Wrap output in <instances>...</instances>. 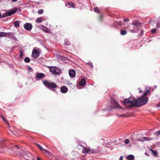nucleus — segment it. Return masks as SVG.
Wrapping results in <instances>:
<instances>
[{"label":"nucleus","instance_id":"a211bd4d","mask_svg":"<svg viewBox=\"0 0 160 160\" xmlns=\"http://www.w3.org/2000/svg\"><path fill=\"white\" fill-rule=\"evenodd\" d=\"M14 25L16 28H18L20 27V22L18 21H16L14 22Z\"/></svg>","mask_w":160,"mask_h":160},{"label":"nucleus","instance_id":"9b49d317","mask_svg":"<svg viewBox=\"0 0 160 160\" xmlns=\"http://www.w3.org/2000/svg\"><path fill=\"white\" fill-rule=\"evenodd\" d=\"M69 74L71 78H73L75 75V72L73 69H70L69 71Z\"/></svg>","mask_w":160,"mask_h":160},{"label":"nucleus","instance_id":"2f4dec72","mask_svg":"<svg viewBox=\"0 0 160 160\" xmlns=\"http://www.w3.org/2000/svg\"><path fill=\"white\" fill-rule=\"evenodd\" d=\"M43 10L42 9H41V10H39L38 11V13L39 14H41L43 13Z\"/></svg>","mask_w":160,"mask_h":160},{"label":"nucleus","instance_id":"ea45409f","mask_svg":"<svg viewBox=\"0 0 160 160\" xmlns=\"http://www.w3.org/2000/svg\"><path fill=\"white\" fill-rule=\"evenodd\" d=\"M144 31H143L142 30L140 34H141V35H140V36H142V34L143 33Z\"/></svg>","mask_w":160,"mask_h":160},{"label":"nucleus","instance_id":"f3484780","mask_svg":"<svg viewBox=\"0 0 160 160\" xmlns=\"http://www.w3.org/2000/svg\"><path fill=\"white\" fill-rule=\"evenodd\" d=\"M127 158L128 160H134V158L133 155H129L127 156Z\"/></svg>","mask_w":160,"mask_h":160},{"label":"nucleus","instance_id":"9d476101","mask_svg":"<svg viewBox=\"0 0 160 160\" xmlns=\"http://www.w3.org/2000/svg\"><path fill=\"white\" fill-rule=\"evenodd\" d=\"M68 88L65 86H62L60 88V91L63 93H66L68 91Z\"/></svg>","mask_w":160,"mask_h":160},{"label":"nucleus","instance_id":"aec40b11","mask_svg":"<svg viewBox=\"0 0 160 160\" xmlns=\"http://www.w3.org/2000/svg\"><path fill=\"white\" fill-rule=\"evenodd\" d=\"M89 152L91 153L94 154L98 153V151L94 149H90Z\"/></svg>","mask_w":160,"mask_h":160},{"label":"nucleus","instance_id":"423d86ee","mask_svg":"<svg viewBox=\"0 0 160 160\" xmlns=\"http://www.w3.org/2000/svg\"><path fill=\"white\" fill-rule=\"evenodd\" d=\"M17 8H14L9 11L8 12H7L4 13L3 15V17H6L7 16H10L14 13L17 11Z\"/></svg>","mask_w":160,"mask_h":160},{"label":"nucleus","instance_id":"f704fd0d","mask_svg":"<svg viewBox=\"0 0 160 160\" xmlns=\"http://www.w3.org/2000/svg\"><path fill=\"white\" fill-rule=\"evenodd\" d=\"M156 29L153 28L151 32L152 33H154L156 32Z\"/></svg>","mask_w":160,"mask_h":160},{"label":"nucleus","instance_id":"473e14b6","mask_svg":"<svg viewBox=\"0 0 160 160\" xmlns=\"http://www.w3.org/2000/svg\"><path fill=\"white\" fill-rule=\"evenodd\" d=\"M88 64L89 65L91 68H93V66L92 63L91 62H89L88 63Z\"/></svg>","mask_w":160,"mask_h":160},{"label":"nucleus","instance_id":"cd10ccee","mask_svg":"<svg viewBox=\"0 0 160 160\" xmlns=\"http://www.w3.org/2000/svg\"><path fill=\"white\" fill-rule=\"evenodd\" d=\"M64 44L66 45H69V42L67 40H65Z\"/></svg>","mask_w":160,"mask_h":160},{"label":"nucleus","instance_id":"4c0bfd02","mask_svg":"<svg viewBox=\"0 0 160 160\" xmlns=\"http://www.w3.org/2000/svg\"><path fill=\"white\" fill-rule=\"evenodd\" d=\"M156 134L158 136L159 135H160V131L156 132H155Z\"/></svg>","mask_w":160,"mask_h":160},{"label":"nucleus","instance_id":"a19ab883","mask_svg":"<svg viewBox=\"0 0 160 160\" xmlns=\"http://www.w3.org/2000/svg\"><path fill=\"white\" fill-rule=\"evenodd\" d=\"M123 159V156H121L120 157V160H122Z\"/></svg>","mask_w":160,"mask_h":160},{"label":"nucleus","instance_id":"a18cd8bd","mask_svg":"<svg viewBox=\"0 0 160 160\" xmlns=\"http://www.w3.org/2000/svg\"><path fill=\"white\" fill-rule=\"evenodd\" d=\"M142 92V90H140V91H139V93H141Z\"/></svg>","mask_w":160,"mask_h":160},{"label":"nucleus","instance_id":"58836bf2","mask_svg":"<svg viewBox=\"0 0 160 160\" xmlns=\"http://www.w3.org/2000/svg\"><path fill=\"white\" fill-rule=\"evenodd\" d=\"M129 19L128 18L124 19L123 21L125 22H128L129 21Z\"/></svg>","mask_w":160,"mask_h":160},{"label":"nucleus","instance_id":"49530a36","mask_svg":"<svg viewBox=\"0 0 160 160\" xmlns=\"http://www.w3.org/2000/svg\"><path fill=\"white\" fill-rule=\"evenodd\" d=\"M29 68V69H32V68H30V67H29V68Z\"/></svg>","mask_w":160,"mask_h":160},{"label":"nucleus","instance_id":"6e6552de","mask_svg":"<svg viewBox=\"0 0 160 160\" xmlns=\"http://www.w3.org/2000/svg\"><path fill=\"white\" fill-rule=\"evenodd\" d=\"M24 28L26 30L30 31L32 28V25L30 23H26L24 25Z\"/></svg>","mask_w":160,"mask_h":160},{"label":"nucleus","instance_id":"bb28decb","mask_svg":"<svg viewBox=\"0 0 160 160\" xmlns=\"http://www.w3.org/2000/svg\"><path fill=\"white\" fill-rule=\"evenodd\" d=\"M150 150L151 151V152H152V153L154 155L156 156V155H157V151H154L152 149H151Z\"/></svg>","mask_w":160,"mask_h":160},{"label":"nucleus","instance_id":"39448f33","mask_svg":"<svg viewBox=\"0 0 160 160\" xmlns=\"http://www.w3.org/2000/svg\"><path fill=\"white\" fill-rule=\"evenodd\" d=\"M50 71L54 74H59L61 73L60 68L56 67H51L49 68Z\"/></svg>","mask_w":160,"mask_h":160},{"label":"nucleus","instance_id":"72a5a7b5","mask_svg":"<svg viewBox=\"0 0 160 160\" xmlns=\"http://www.w3.org/2000/svg\"><path fill=\"white\" fill-rule=\"evenodd\" d=\"M102 148L100 147H98L96 151H98V152L101 150Z\"/></svg>","mask_w":160,"mask_h":160},{"label":"nucleus","instance_id":"5701e85b","mask_svg":"<svg viewBox=\"0 0 160 160\" xmlns=\"http://www.w3.org/2000/svg\"><path fill=\"white\" fill-rule=\"evenodd\" d=\"M68 4L69 5L72 6V7L73 8H75V6L74 4L73 3V2H69L68 3Z\"/></svg>","mask_w":160,"mask_h":160},{"label":"nucleus","instance_id":"c85d7f7f","mask_svg":"<svg viewBox=\"0 0 160 160\" xmlns=\"http://www.w3.org/2000/svg\"><path fill=\"white\" fill-rule=\"evenodd\" d=\"M36 145L42 151L43 150V148L40 145L37 143L36 144Z\"/></svg>","mask_w":160,"mask_h":160},{"label":"nucleus","instance_id":"c756f323","mask_svg":"<svg viewBox=\"0 0 160 160\" xmlns=\"http://www.w3.org/2000/svg\"><path fill=\"white\" fill-rule=\"evenodd\" d=\"M42 152H45L47 153L48 154L50 153V152L46 149H43V150L42 151Z\"/></svg>","mask_w":160,"mask_h":160},{"label":"nucleus","instance_id":"8fccbe9b","mask_svg":"<svg viewBox=\"0 0 160 160\" xmlns=\"http://www.w3.org/2000/svg\"><path fill=\"white\" fill-rule=\"evenodd\" d=\"M16 147H17V148H18V146H16Z\"/></svg>","mask_w":160,"mask_h":160},{"label":"nucleus","instance_id":"412c9836","mask_svg":"<svg viewBox=\"0 0 160 160\" xmlns=\"http://www.w3.org/2000/svg\"><path fill=\"white\" fill-rule=\"evenodd\" d=\"M42 30L44 31L45 32L48 33L49 32L48 28H47L46 27L43 26H42Z\"/></svg>","mask_w":160,"mask_h":160},{"label":"nucleus","instance_id":"7ed1b4c3","mask_svg":"<svg viewBox=\"0 0 160 160\" xmlns=\"http://www.w3.org/2000/svg\"><path fill=\"white\" fill-rule=\"evenodd\" d=\"M43 83L46 87L53 91L57 88V85L55 82H52L43 80Z\"/></svg>","mask_w":160,"mask_h":160},{"label":"nucleus","instance_id":"a878e982","mask_svg":"<svg viewBox=\"0 0 160 160\" xmlns=\"http://www.w3.org/2000/svg\"><path fill=\"white\" fill-rule=\"evenodd\" d=\"M24 61L26 62H29L30 61V59L28 57H26L24 59Z\"/></svg>","mask_w":160,"mask_h":160},{"label":"nucleus","instance_id":"4be33fe9","mask_svg":"<svg viewBox=\"0 0 160 160\" xmlns=\"http://www.w3.org/2000/svg\"><path fill=\"white\" fill-rule=\"evenodd\" d=\"M94 12L97 13H99L100 12V9L98 7L94 8Z\"/></svg>","mask_w":160,"mask_h":160},{"label":"nucleus","instance_id":"20e7f679","mask_svg":"<svg viewBox=\"0 0 160 160\" xmlns=\"http://www.w3.org/2000/svg\"><path fill=\"white\" fill-rule=\"evenodd\" d=\"M41 50L40 49L37 48H34L32 51V57L34 58H37L40 55Z\"/></svg>","mask_w":160,"mask_h":160},{"label":"nucleus","instance_id":"e433bc0d","mask_svg":"<svg viewBox=\"0 0 160 160\" xmlns=\"http://www.w3.org/2000/svg\"><path fill=\"white\" fill-rule=\"evenodd\" d=\"M160 27V23H158L157 24V27L158 28H159Z\"/></svg>","mask_w":160,"mask_h":160},{"label":"nucleus","instance_id":"1a4fd4ad","mask_svg":"<svg viewBox=\"0 0 160 160\" xmlns=\"http://www.w3.org/2000/svg\"><path fill=\"white\" fill-rule=\"evenodd\" d=\"M81 146L83 148V149L82 150V153L86 154L89 152L90 148H87L83 145Z\"/></svg>","mask_w":160,"mask_h":160},{"label":"nucleus","instance_id":"f8f14e48","mask_svg":"<svg viewBox=\"0 0 160 160\" xmlns=\"http://www.w3.org/2000/svg\"><path fill=\"white\" fill-rule=\"evenodd\" d=\"M36 78L41 79L42 78L45 77V74L43 73L37 72L36 75Z\"/></svg>","mask_w":160,"mask_h":160},{"label":"nucleus","instance_id":"de8ad7c7","mask_svg":"<svg viewBox=\"0 0 160 160\" xmlns=\"http://www.w3.org/2000/svg\"><path fill=\"white\" fill-rule=\"evenodd\" d=\"M29 68V69H32V68H30V67H29V68Z\"/></svg>","mask_w":160,"mask_h":160},{"label":"nucleus","instance_id":"4468645a","mask_svg":"<svg viewBox=\"0 0 160 160\" xmlns=\"http://www.w3.org/2000/svg\"><path fill=\"white\" fill-rule=\"evenodd\" d=\"M152 140V139L151 138L146 137H143L141 138V139H140L141 141L142 142H144L145 141H151Z\"/></svg>","mask_w":160,"mask_h":160},{"label":"nucleus","instance_id":"6ab92c4d","mask_svg":"<svg viewBox=\"0 0 160 160\" xmlns=\"http://www.w3.org/2000/svg\"><path fill=\"white\" fill-rule=\"evenodd\" d=\"M0 117L3 120V121L5 123H6V124H7L9 126V123L8 122V121L7 120V119L5 118V117L2 115L0 116Z\"/></svg>","mask_w":160,"mask_h":160},{"label":"nucleus","instance_id":"f257e3e1","mask_svg":"<svg viewBox=\"0 0 160 160\" xmlns=\"http://www.w3.org/2000/svg\"><path fill=\"white\" fill-rule=\"evenodd\" d=\"M125 100L123 102V104L126 107L129 108L136 107V99L134 98L130 97L127 99H125Z\"/></svg>","mask_w":160,"mask_h":160},{"label":"nucleus","instance_id":"2eb2a0df","mask_svg":"<svg viewBox=\"0 0 160 160\" xmlns=\"http://www.w3.org/2000/svg\"><path fill=\"white\" fill-rule=\"evenodd\" d=\"M86 83L85 79L83 78L81 79L80 81L79 82V85L81 86L84 85Z\"/></svg>","mask_w":160,"mask_h":160},{"label":"nucleus","instance_id":"7c9ffc66","mask_svg":"<svg viewBox=\"0 0 160 160\" xmlns=\"http://www.w3.org/2000/svg\"><path fill=\"white\" fill-rule=\"evenodd\" d=\"M129 142H130V140L128 139H126L125 141V143L127 144H129Z\"/></svg>","mask_w":160,"mask_h":160},{"label":"nucleus","instance_id":"79ce46f5","mask_svg":"<svg viewBox=\"0 0 160 160\" xmlns=\"http://www.w3.org/2000/svg\"><path fill=\"white\" fill-rule=\"evenodd\" d=\"M137 139V140L138 141H141L140 139Z\"/></svg>","mask_w":160,"mask_h":160},{"label":"nucleus","instance_id":"dca6fc26","mask_svg":"<svg viewBox=\"0 0 160 160\" xmlns=\"http://www.w3.org/2000/svg\"><path fill=\"white\" fill-rule=\"evenodd\" d=\"M43 18L42 17H40L36 19V22L40 23L42 21Z\"/></svg>","mask_w":160,"mask_h":160},{"label":"nucleus","instance_id":"0eeeda50","mask_svg":"<svg viewBox=\"0 0 160 160\" xmlns=\"http://www.w3.org/2000/svg\"><path fill=\"white\" fill-rule=\"evenodd\" d=\"M111 103L112 108H118L119 107L118 102L115 99H112L111 101Z\"/></svg>","mask_w":160,"mask_h":160},{"label":"nucleus","instance_id":"f03ea898","mask_svg":"<svg viewBox=\"0 0 160 160\" xmlns=\"http://www.w3.org/2000/svg\"><path fill=\"white\" fill-rule=\"evenodd\" d=\"M148 100V99L147 97H144L143 96H141L138 98L136 99L137 103L136 107H140L146 104Z\"/></svg>","mask_w":160,"mask_h":160},{"label":"nucleus","instance_id":"c03bdc74","mask_svg":"<svg viewBox=\"0 0 160 160\" xmlns=\"http://www.w3.org/2000/svg\"><path fill=\"white\" fill-rule=\"evenodd\" d=\"M12 1H13V2H16L17 1V0H12Z\"/></svg>","mask_w":160,"mask_h":160},{"label":"nucleus","instance_id":"393cba45","mask_svg":"<svg viewBox=\"0 0 160 160\" xmlns=\"http://www.w3.org/2000/svg\"><path fill=\"white\" fill-rule=\"evenodd\" d=\"M6 33L5 32H0V38L4 37L6 36Z\"/></svg>","mask_w":160,"mask_h":160},{"label":"nucleus","instance_id":"09e8293b","mask_svg":"<svg viewBox=\"0 0 160 160\" xmlns=\"http://www.w3.org/2000/svg\"><path fill=\"white\" fill-rule=\"evenodd\" d=\"M1 13L0 12V18H1Z\"/></svg>","mask_w":160,"mask_h":160},{"label":"nucleus","instance_id":"b1692460","mask_svg":"<svg viewBox=\"0 0 160 160\" xmlns=\"http://www.w3.org/2000/svg\"><path fill=\"white\" fill-rule=\"evenodd\" d=\"M127 33V32L126 30H123L121 31V34L122 35H124L126 34Z\"/></svg>","mask_w":160,"mask_h":160},{"label":"nucleus","instance_id":"ddd939ff","mask_svg":"<svg viewBox=\"0 0 160 160\" xmlns=\"http://www.w3.org/2000/svg\"><path fill=\"white\" fill-rule=\"evenodd\" d=\"M150 88L149 87H147L146 88V91L143 93V95L142 96L144 97H147V96L148 95L150 92Z\"/></svg>","mask_w":160,"mask_h":160},{"label":"nucleus","instance_id":"37998d69","mask_svg":"<svg viewBox=\"0 0 160 160\" xmlns=\"http://www.w3.org/2000/svg\"><path fill=\"white\" fill-rule=\"evenodd\" d=\"M104 146H105L106 147L110 148V147L109 146H106V145H104Z\"/></svg>","mask_w":160,"mask_h":160},{"label":"nucleus","instance_id":"c9c22d12","mask_svg":"<svg viewBox=\"0 0 160 160\" xmlns=\"http://www.w3.org/2000/svg\"><path fill=\"white\" fill-rule=\"evenodd\" d=\"M20 57H21V58H22L23 56V52H22L21 51H20Z\"/></svg>","mask_w":160,"mask_h":160}]
</instances>
